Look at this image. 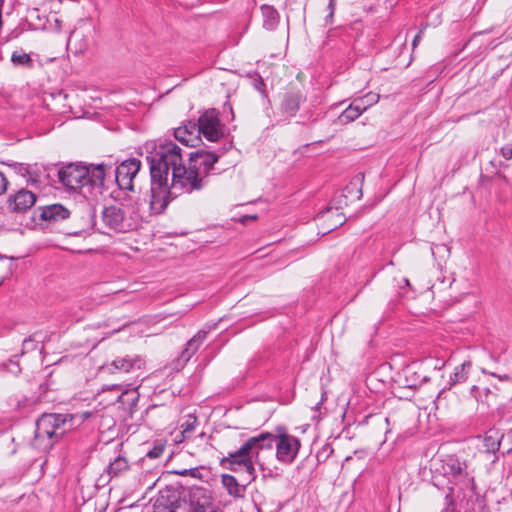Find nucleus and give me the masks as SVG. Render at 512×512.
<instances>
[{"instance_id":"nucleus-44","label":"nucleus","mask_w":512,"mask_h":512,"mask_svg":"<svg viewBox=\"0 0 512 512\" xmlns=\"http://www.w3.org/2000/svg\"><path fill=\"white\" fill-rule=\"evenodd\" d=\"M70 234H72V235H79V234H80V232H79V231H73V232H71Z\"/></svg>"},{"instance_id":"nucleus-46","label":"nucleus","mask_w":512,"mask_h":512,"mask_svg":"<svg viewBox=\"0 0 512 512\" xmlns=\"http://www.w3.org/2000/svg\"><path fill=\"white\" fill-rule=\"evenodd\" d=\"M404 284L409 285V280L408 279H404Z\"/></svg>"},{"instance_id":"nucleus-24","label":"nucleus","mask_w":512,"mask_h":512,"mask_svg":"<svg viewBox=\"0 0 512 512\" xmlns=\"http://www.w3.org/2000/svg\"><path fill=\"white\" fill-rule=\"evenodd\" d=\"M502 438L503 434L499 431L489 430L483 438L485 452L495 454L500 448Z\"/></svg>"},{"instance_id":"nucleus-31","label":"nucleus","mask_w":512,"mask_h":512,"mask_svg":"<svg viewBox=\"0 0 512 512\" xmlns=\"http://www.w3.org/2000/svg\"><path fill=\"white\" fill-rule=\"evenodd\" d=\"M449 490L450 492L445 496L446 506L441 512H456L455 503L452 498L454 487H450Z\"/></svg>"},{"instance_id":"nucleus-22","label":"nucleus","mask_w":512,"mask_h":512,"mask_svg":"<svg viewBox=\"0 0 512 512\" xmlns=\"http://www.w3.org/2000/svg\"><path fill=\"white\" fill-rule=\"evenodd\" d=\"M261 12L263 16V27L269 31L276 29L280 21L278 11L273 6L265 4L261 6Z\"/></svg>"},{"instance_id":"nucleus-38","label":"nucleus","mask_w":512,"mask_h":512,"mask_svg":"<svg viewBox=\"0 0 512 512\" xmlns=\"http://www.w3.org/2000/svg\"><path fill=\"white\" fill-rule=\"evenodd\" d=\"M491 375H492L493 377L498 378V379H499V380H501V381H509V380H511V377H510V375H508V374L498 375V374H496V373H491Z\"/></svg>"},{"instance_id":"nucleus-41","label":"nucleus","mask_w":512,"mask_h":512,"mask_svg":"<svg viewBox=\"0 0 512 512\" xmlns=\"http://www.w3.org/2000/svg\"><path fill=\"white\" fill-rule=\"evenodd\" d=\"M328 8L335 10V0H329Z\"/></svg>"},{"instance_id":"nucleus-40","label":"nucleus","mask_w":512,"mask_h":512,"mask_svg":"<svg viewBox=\"0 0 512 512\" xmlns=\"http://www.w3.org/2000/svg\"><path fill=\"white\" fill-rule=\"evenodd\" d=\"M334 11L335 10L329 9V14L325 17L326 24L332 22V19H333V16H334Z\"/></svg>"},{"instance_id":"nucleus-11","label":"nucleus","mask_w":512,"mask_h":512,"mask_svg":"<svg viewBox=\"0 0 512 512\" xmlns=\"http://www.w3.org/2000/svg\"><path fill=\"white\" fill-rule=\"evenodd\" d=\"M104 225L116 232H127L133 229V223L125 217L124 211L118 206L105 207L102 211Z\"/></svg>"},{"instance_id":"nucleus-37","label":"nucleus","mask_w":512,"mask_h":512,"mask_svg":"<svg viewBox=\"0 0 512 512\" xmlns=\"http://www.w3.org/2000/svg\"><path fill=\"white\" fill-rule=\"evenodd\" d=\"M176 473L179 475H182V476H187V475L195 476L196 469H184L182 471H176Z\"/></svg>"},{"instance_id":"nucleus-9","label":"nucleus","mask_w":512,"mask_h":512,"mask_svg":"<svg viewBox=\"0 0 512 512\" xmlns=\"http://www.w3.org/2000/svg\"><path fill=\"white\" fill-rule=\"evenodd\" d=\"M145 360L140 355H126L106 362L99 368L102 374L129 373L144 367Z\"/></svg>"},{"instance_id":"nucleus-17","label":"nucleus","mask_w":512,"mask_h":512,"mask_svg":"<svg viewBox=\"0 0 512 512\" xmlns=\"http://www.w3.org/2000/svg\"><path fill=\"white\" fill-rule=\"evenodd\" d=\"M89 171V176H87L86 186H91L92 188L103 189L105 186V179L107 174L112 172V166L101 163V164H90L87 166Z\"/></svg>"},{"instance_id":"nucleus-12","label":"nucleus","mask_w":512,"mask_h":512,"mask_svg":"<svg viewBox=\"0 0 512 512\" xmlns=\"http://www.w3.org/2000/svg\"><path fill=\"white\" fill-rule=\"evenodd\" d=\"M218 161V156L207 150H198L190 154L189 164L200 173L206 180L212 172L214 164Z\"/></svg>"},{"instance_id":"nucleus-33","label":"nucleus","mask_w":512,"mask_h":512,"mask_svg":"<svg viewBox=\"0 0 512 512\" xmlns=\"http://www.w3.org/2000/svg\"><path fill=\"white\" fill-rule=\"evenodd\" d=\"M164 447L162 445L155 446L153 449L148 451L147 456L151 459H156L162 456Z\"/></svg>"},{"instance_id":"nucleus-15","label":"nucleus","mask_w":512,"mask_h":512,"mask_svg":"<svg viewBox=\"0 0 512 512\" xmlns=\"http://www.w3.org/2000/svg\"><path fill=\"white\" fill-rule=\"evenodd\" d=\"M35 202L36 195L25 188L19 189L8 198L9 208L18 213L26 212L35 204Z\"/></svg>"},{"instance_id":"nucleus-5","label":"nucleus","mask_w":512,"mask_h":512,"mask_svg":"<svg viewBox=\"0 0 512 512\" xmlns=\"http://www.w3.org/2000/svg\"><path fill=\"white\" fill-rule=\"evenodd\" d=\"M441 471L450 484L461 492L475 489L474 478L467 471V464L455 455H448L442 460Z\"/></svg>"},{"instance_id":"nucleus-3","label":"nucleus","mask_w":512,"mask_h":512,"mask_svg":"<svg viewBox=\"0 0 512 512\" xmlns=\"http://www.w3.org/2000/svg\"><path fill=\"white\" fill-rule=\"evenodd\" d=\"M90 415L85 412L81 415L72 414H44L36 423L34 445L40 446L44 439L47 443L44 447L52 446V438L60 437L68 430L72 429L75 424H79Z\"/></svg>"},{"instance_id":"nucleus-4","label":"nucleus","mask_w":512,"mask_h":512,"mask_svg":"<svg viewBox=\"0 0 512 512\" xmlns=\"http://www.w3.org/2000/svg\"><path fill=\"white\" fill-rule=\"evenodd\" d=\"M206 185V180L190 164L185 167L184 164L173 171L171 184L169 185V195L176 198L183 193H192L201 190Z\"/></svg>"},{"instance_id":"nucleus-20","label":"nucleus","mask_w":512,"mask_h":512,"mask_svg":"<svg viewBox=\"0 0 512 512\" xmlns=\"http://www.w3.org/2000/svg\"><path fill=\"white\" fill-rule=\"evenodd\" d=\"M216 325L209 326L208 329L199 330L196 335H194L187 343L186 347L180 354L179 361H182L183 364H186L191 357L198 351L200 346L206 340L208 333L215 328Z\"/></svg>"},{"instance_id":"nucleus-19","label":"nucleus","mask_w":512,"mask_h":512,"mask_svg":"<svg viewBox=\"0 0 512 512\" xmlns=\"http://www.w3.org/2000/svg\"><path fill=\"white\" fill-rule=\"evenodd\" d=\"M175 138L186 146H195L200 140V133L197 122L188 121L174 131Z\"/></svg>"},{"instance_id":"nucleus-16","label":"nucleus","mask_w":512,"mask_h":512,"mask_svg":"<svg viewBox=\"0 0 512 512\" xmlns=\"http://www.w3.org/2000/svg\"><path fill=\"white\" fill-rule=\"evenodd\" d=\"M169 185L168 183L166 186L160 187L158 185H154V183L151 181V195H150V208L155 213H161L164 211V209L167 207L169 201L173 199L169 193Z\"/></svg>"},{"instance_id":"nucleus-28","label":"nucleus","mask_w":512,"mask_h":512,"mask_svg":"<svg viewBox=\"0 0 512 512\" xmlns=\"http://www.w3.org/2000/svg\"><path fill=\"white\" fill-rule=\"evenodd\" d=\"M129 464L126 458L117 457L108 466V474L111 476H119L124 471L128 470Z\"/></svg>"},{"instance_id":"nucleus-30","label":"nucleus","mask_w":512,"mask_h":512,"mask_svg":"<svg viewBox=\"0 0 512 512\" xmlns=\"http://www.w3.org/2000/svg\"><path fill=\"white\" fill-rule=\"evenodd\" d=\"M126 400L130 402L131 406L136 405V403L138 401L137 392L132 391L131 393H129L128 391H124L117 398V401L121 402L122 404H125Z\"/></svg>"},{"instance_id":"nucleus-35","label":"nucleus","mask_w":512,"mask_h":512,"mask_svg":"<svg viewBox=\"0 0 512 512\" xmlns=\"http://www.w3.org/2000/svg\"><path fill=\"white\" fill-rule=\"evenodd\" d=\"M353 105L356 106V108L359 107L360 109V113L362 114L363 112H365L368 107L366 106V104L364 103L363 99L361 97L359 98H356L353 102H352Z\"/></svg>"},{"instance_id":"nucleus-42","label":"nucleus","mask_w":512,"mask_h":512,"mask_svg":"<svg viewBox=\"0 0 512 512\" xmlns=\"http://www.w3.org/2000/svg\"><path fill=\"white\" fill-rule=\"evenodd\" d=\"M5 2V0H0V14L3 13Z\"/></svg>"},{"instance_id":"nucleus-39","label":"nucleus","mask_w":512,"mask_h":512,"mask_svg":"<svg viewBox=\"0 0 512 512\" xmlns=\"http://www.w3.org/2000/svg\"><path fill=\"white\" fill-rule=\"evenodd\" d=\"M421 36H422V32H421V31H420V32H418V33L415 35V37H414V39H413V42H412L413 47H416V46L418 45V43H419V42H420V40H421Z\"/></svg>"},{"instance_id":"nucleus-27","label":"nucleus","mask_w":512,"mask_h":512,"mask_svg":"<svg viewBox=\"0 0 512 512\" xmlns=\"http://www.w3.org/2000/svg\"><path fill=\"white\" fill-rule=\"evenodd\" d=\"M361 115L359 107L352 103L339 115L338 122L342 125L356 120Z\"/></svg>"},{"instance_id":"nucleus-7","label":"nucleus","mask_w":512,"mask_h":512,"mask_svg":"<svg viewBox=\"0 0 512 512\" xmlns=\"http://www.w3.org/2000/svg\"><path fill=\"white\" fill-rule=\"evenodd\" d=\"M197 124L200 135L208 141L215 142L224 136V125L219 119V112L214 108L201 114Z\"/></svg>"},{"instance_id":"nucleus-26","label":"nucleus","mask_w":512,"mask_h":512,"mask_svg":"<svg viewBox=\"0 0 512 512\" xmlns=\"http://www.w3.org/2000/svg\"><path fill=\"white\" fill-rule=\"evenodd\" d=\"M11 62L15 67L32 68L34 61L30 54L17 50L12 53Z\"/></svg>"},{"instance_id":"nucleus-1","label":"nucleus","mask_w":512,"mask_h":512,"mask_svg":"<svg viewBox=\"0 0 512 512\" xmlns=\"http://www.w3.org/2000/svg\"><path fill=\"white\" fill-rule=\"evenodd\" d=\"M276 446V458L286 464L292 463L298 455L300 440L288 433L275 435L270 432H262L248 438L236 451L229 452L223 457L220 464L230 471L244 469L249 476V482L255 480V466L264 469L261 454L265 451L272 452Z\"/></svg>"},{"instance_id":"nucleus-6","label":"nucleus","mask_w":512,"mask_h":512,"mask_svg":"<svg viewBox=\"0 0 512 512\" xmlns=\"http://www.w3.org/2000/svg\"><path fill=\"white\" fill-rule=\"evenodd\" d=\"M95 35V26L90 18H83L70 33L68 38V49L74 54L86 52L92 45Z\"/></svg>"},{"instance_id":"nucleus-21","label":"nucleus","mask_w":512,"mask_h":512,"mask_svg":"<svg viewBox=\"0 0 512 512\" xmlns=\"http://www.w3.org/2000/svg\"><path fill=\"white\" fill-rule=\"evenodd\" d=\"M304 100L303 95L300 92H288L283 96L281 102V111L293 117L299 111L300 104Z\"/></svg>"},{"instance_id":"nucleus-34","label":"nucleus","mask_w":512,"mask_h":512,"mask_svg":"<svg viewBox=\"0 0 512 512\" xmlns=\"http://www.w3.org/2000/svg\"><path fill=\"white\" fill-rule=\"evenodd\" d=\"M501 155L506 159H512V144H508L501 148Z\"/></svg>"},{"instance_id":"nucleus-43","label":"nucleus","mask_w":512,"mask_h":512,"mask_svg":"<svg viewBox=\"0 0 512 512\" xmlns=\"http://www.w3.org/2000/svg\"><path fill=\"white\" fill-rule=\"evenodd\" d=\"M28 344H32V340L31 339H25L24 342H23V346L24 347H27Z\"/></svg>"},{"instance_id":"nucleus-18","label":"nucleus","mask_w":512,"mask_h":512,"mask_svg":"<svg viewBox=\"0 0 512 512\" xmlns=\"http://www.w3.org/2000/svg\"><path fill=\"white\" fill-rule=\"evenodd\" d=\"M39 219L48 223H55L70 216L69 210L61 204H52L38 207L35 211Z\"/></svg>"},{"instance_id":"nucleus-25","label":"nucleus","mask_w":512,"mask_h":512,"mask_svg":"<svg viewBox=\"0 0 512 512\" xmlns=\"http://www.w3.org/2000/svg\"><path fill=\"white\" fill-rule=\"evenodd\" d=\"M221 482L228 494L233 497H242L245 491V485H240L237 479L229 474H223Z\"/></svg>"},{"instance_id":"nucleus-45","label":"nucleus","mask_w":512,"mask_h":512,"mask_svg":"<svg viewBox=\"0 0 512 512\" xmlns=\"http://www.w3.org/2000/svg\"><path fill=\"white\" fill-rule=\"evenodd\" d=\"M112 387H113V388L120 389V387H121V386H120V385H117V384H114Z\"/></svg>"},{"instance_id":"nucleus-32","label":"nucleus","mask_w":512,"mask_h":512,"mask_svg":"<svg viewBox=\"0 0 512 512\" xmlns=\"http://www.w3.org/2000/svg\"><path fill=\"white\" fill-rule=\"evenodd\" d=\"M361 98L363 99L366 106L369 108L379 101L380 96L377 93L369 92Z\"/></svg>"},{"instance_id":"nucleus-2","label":"nucleus","mask_w":512,"mask_h":512,"mask_svg":"<svg viewBox=\"0 0 512 512\" xmlns=\"http://www.w3.org/2000/svg\"><path fill=\"white\" fill-rule=\"evenodd\" d=\"M150 164L151 181L160 187L168 183L169 172L183 164L181 148L174 142L161 143L147 156Z\"/></svg>"},{"instance_id":"nucleus-10","label":"nucleus","mask_w":512,"mask_h":512,"mask_svg":"<svg viewBox=\"0 0 512 512\" xmlns=\"http://www.w3.org/2000/svg\"><path fill=\"white\" fill-rule=\"evenodd\" d=\"M141 168V161L131 158L123 161L114 170L115 182L121 190L134 191L133 181Z\"/></svg>"},{"instance_id":"nucleus-13","label":"nucleus","mask_w":512,"mask_h":512,"mask_svg":"<svg viewBox=\"0 0 512 512\" xmlns=\"http://www.w3.org/2000/svg\"><path fill=\"white\" fill-rule=\"evenodd\" d=\"M180 494L177 490L166 488L160 491L153 504V512H176L180 507Z\"/></svg>"},{"instance_id":"nucleus-14","label":"nucleus","mask_w":512,"mask_h":512,"mask_svg":"<svg viewBox=\"0 0 512 512\" xmlns=\"http://www.w3.org/2000/svg\"><path fill=\"white\" fill-rule=\"evenodd\" d=\"M189 512H221L204 489L193 490L189 499Z\"/></svg>"},{"instance_id":"nucleus-8","label":"nucleus","mask_w":512,"mask_h":512,"mask_svg":"<svg viewBox=\"0 0 512 512\" xmlns=\"http://www.w3.org/2000/svg\"><path fill=\"white\" fill-rule=\"evenodd\" d=\"M87 176H89L87 165L68 164L58 172L59 181L71 190L85 187Z\"/></svg>"},{"instance_id":"nucleus-36","label":"nucleus","mask_w":512,"mask_h":512,"mask_svg":"<svg viewBox=\"0 0 512 512\" xmlns=\"http://www.w3.org/2000/svg\"><path fill=\"white\" fill-rule=\"evenodd\" d=\"M8 180L2 172H0V195L7 190Z\"/></svg>"},{"instance_id":"nucleus-23","label":"nucleus","mask_w":512,"mask_h":512,"mask_svg":"<svg viewBox=\"0 0 512 512\" xmlns=\"http://www.w3.org/2000/svg\"><path fill=\"white\" fill-rule=\"evenodd\" d=\"M472 367V363L470 361H465L461 365L457 366L451 374L449 379V389L453 386L464 383L468 379V375L470 373Z\"/></svg>"},{"instance_id":"nucleus-29","label":"nucleus","mask_w":512,"mask_h":512,"mask_svg":"<svg viewBox=\"0 0 512 512\" xmlns=\"http://www.w3.org/2000/svg\"><path fill=\"white\" fill-rule=\"evenodd\" d=\"M198 421L195 416L189 415L187 419L181 424L182 434L184 437H189L190 434L195 430Z\"/></svg>"}]
</instances>
